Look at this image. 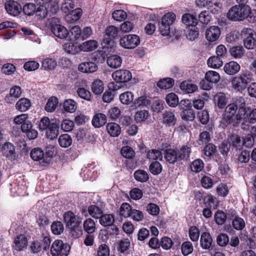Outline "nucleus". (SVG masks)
Listing matches in <instances>:
<instances>
[{"label": "nucleus", "instance_id": "51", "mask_svg": "<svg viewBox=\"0 0 256 256\" xmlns=\"http://www.w3.org/2000/svg\"><path fill=\"white\" fill-rule=\"evenodd\" d=\"M56 66V60L52 58H46L42 62V66L44 70H52Z\"/></svg>", "mask_w": 256, "mask_h": 256}, {"label": "nucleus", "instance_id": "46", "mask_svg": "<svg viewBox=\"0 0 256 256\" xmlns=\"http://www.w3.org/2000/svg\"><path fill=\"white\" fill-rule=\"evenodd\" d=\"M134 94L130 92H126L120 95V100L122 103L125 104H128L134 100Z\"/></svg>", "mask_w": 256, "mask_h": 256}, {"label": "nucleus", "instance_id": "22", "mask_svg": "<svg viewBox=\"0 0 256 256\" xmlns=\"http://www.w3.org/2000/svg\"><path fill=\"white\" fill-rule=\"evenodd\" d=\"M228 97L226 94L218 92L214 96V101L220 108H224L228 102Z\"/></svg>", "mask_w": 256, "mask_h": 256}, {"label": "nucleus", "instance_id": "11", "mask_svg": "<svg viewBox=\"0 0 256 256\" xmlns=\"http://www.w3.org/2000/svg\"><path fill=\"white\" fill-rule=\"evenodd\" d=\"M5 8L10 14L13 16L18 15L22 10L20 4L14 0L8 1L5 4Z\"/></svg>", "mask_w": 256, "mask_h": 256}, {"label": "nucleus", "instance_id": "48", "mask_svg": "<svg viewBox=\"0 0 256 256\" xmlns=\"http://www.w3.org/2000/svg\"><path fill=\"white\" fill-rule=\"evenodd\" d=\"M30 155L32 158L35 161H39L44 158V152L39 148H34Z\"/></svg>", "mask_w": 256, "mask_h": 256}, {"label": "nucleus", "instance_id": "24", "mask_svg": "<svg viewBox=\"0 0 256 256\" xmlns=\"http://www.w3.org/2000/svg\"><path fill=\"white\" fill-rule=\"evenodd\" d=\"M98 47V42L94 40H87L79 46L80 52L92 51Z\"/></svg>", "mask_w": 256, "mask_h": 256}, {"label": "nucleus", "instance_id": "63", "mask_svg": "<svg viewBox=\"0 0 256 256\" xmlns=\"http://www.w3.org/2000/svg\"><path fill=\"white\" fill-rule=\"evenodd\" d=\"M204 166V162L202 160L197 159L192 163L190 165V168L192 172H198L203 169Z\"/></svg>", "mask_w": 256, "mask_h": 256}, {"label": "nucleus", "instance_id": "35", "mask_svg": "<svg viewBox=\"0 0 256 256\" xmlns=\"http://www.w3.org/2000/svg\"><path fill=\"white\" fill-rule=\"evenodd\" d=\"M223 64V62L220 57L218 56H212L207 60L208 66L212 68H218Z\"/></svg>", "mask_w": 256, "mask_h": 256}, {"label": "nucleus", "instance_id": "20", "mask_svg": "<svg viewBox=\"0 0 256 256\" xmlns=\"http://www.w3.org/2000/svg\"><path fill=\"white\" fill-rule=\"evenodd\" d=\"M27 238L24 234L18 236L14 240V248L17 250H22L27 245Z\"/></svg>", "mask_w": 256, "mask_h": 256}, {"label": "nucleus", "instance_id": "38", "mask_svg": "<svg viewBox=\"0 0 256 256\" xmlns=\"http://www.w3.org/2000/svg\"><path fill=\"white\" fill-rule=\"evenodd\" d=\"M204 78L208 82L212 84L218 83L220 80L219 74L214 70L207 72L205 74Z\"/></svg>", "mask_w": 256, "mask_h": 256}, {"label": "nucleus", "instance_id": "58", "mask_svg": "<svg viewBox=\"0 0 256 256\" xmlns=\"http://www.w3.org/2000/svg\"><path fill=\"white\" fill-rule=\"evenodd\" d=\"M134 176L135 179L140 182H145L148 179L147 172L144 170H138L134 172Z\"/></svg>", "mask_w": 256, "mask_h": 256}, {"label": "nucleus", "instance_id": "14", "mask_svg": "<svg viewBox=\"0 0 256 256\" xmlns=\"http://www.w3.org/2000/svg\"><path fill=\"white\" fill-rule=\"evenodd\" d=\"M78 70L84 73H92L98 70L97 64L93 62H84L80 64Z\"/></svg>", "mask_w": 256, "mask_h": 256}, {"label": "nucleus", "instance_id": "61", "mask_svg": "<svg viewBox=\"0 0 256 256\" xmlns=\"http://www.w3.org/2000/svg\"><path fill=\"white\" fill-rule=\"evenodd\" d=\"M211 18L210 12L208 10H203L198 15L199 20L203 24H208Z\"/></svg>", "mask_w": 256, "mask_h": 256}, {"label": "nucleus", "instance_id": "19", "mask_svg": "<svg viewBox=\"0 0 256 256\" xmlns=\"http://www.w3.org/2000/svg\"><path fill=\"white\" fill-rule=\"evenodd\" d=\"M30 100L25 98H21L16 102V108L20 112L27 111L31 106Z\"/></svg>", "mask_w": 256, "mask_h": 256}, {"label": "nucleus", "instance_id": "6", "mask_svg": "<svg viewBox=\"0 0 256 256\" xmlns=\"http://www.w3.org/2000/svg\"><path fill=\"white\" fill-rule=\"evenodd\" d=\"M140 38L136 34H128L122 38L120 40V46L124 48L132 49L140 44Z\"/></svg>", "mask_w": 256, "mask_h": 256}, {"label": "nucleus", "instance_id": "27", "mask_svg": "<svg viewBox=\"0 0 256 256\" xmlns=\"http://www.w3.org/2000/svg\"><path fill=\"white\" fill-rule=\"evenodd\" d=\"M163 123L166 126H172L175 124L176 118L173 112H165L163 114Z\"/></svg>", "mask_w": 256, "mask_h": 256}, {"label": "nucleus", "instance_id": "28", "mask_svg": "<svg viewBox=\"0 0 256 256\" xmlns=\"http://www.w3.org/2000/svg\"><path fill=\"white\" fill-rule=\"evenodd\" d=\"M82 15V10L80 8H76L67 14L65 17L66 20L68 23H73L77 21L80 18Z\"/></svg>", "mask_w": 256, "mask_h": 256}, {"label": "nucleus", "instance_id": "1", "mask_svg": "<svg viewBox=\"0 0 256 256\" xmlns=\"http://www.w3.org/2000/svg\"><path fill=\"white\" fill-rule=\"evenodd\" d=\"M252 15L254 16V18L251 20L256 21V10L250 12L249 6L236 5L232 6L227 14L228 18L232 20H242L248 16L251 18Z\"/></svg>", "mask_w": 256, "mask_h": 256}, {"label": "nucleus", "instance_id": "45", "mask_svg": "<svg viewBox=\"0 0 256 256\" xmlns=\"http://www.w3.org/2000/svg\"><path fill=\"white\" fill-rule=\"evenodd\" d=\"M58 104V100L56 97L52 96L49 98L45 106V110L50 112H54Z\"/></svg>", "mask_w": 256, "mask_h": 256}, {"label": "nucleus", "instance_id": "12", "mask_svg": "<svg viewBox=\"0 0 256 256\" xmlns=\"http://www.w3.org/2000/svg\"><path fill=\"white\" fill-rule=\"evenodd\" d=\"M2 149L5 156L10 160H16L18 156V154L16 152V148L10 142H5L2 146Z\"/></svg>", "mask_w": 256, "mask_h": 256}, {"label": "nucleus", "instance_id": "21", "mask_svg": "<svg viewBox=\"0 0 256 256\" xmlns=\"http://www.w3.org/2000/svg\"><path fill=\"white\" fill-rule=\"evenodd\" d=\"M21 94V88L18 86H14L10 90L9 95L6 98V100L8 103L12 104L14 101L13 98H18Z\"/></svg>", "mask_w": 256, "mask_h": 256}, {"label": "nucleus", "instance_id": "30", "mask_svg": "<svg viewBox=\"0 0 256 256\" xmlns=\"http://www.w3.org/2000/svg\"><path fill=\"white\" fill-rule=\"evenodd\" d=\"M180 88L186 94H192L198 90L196 85L186 81H184L180 84Z\"/></svg>", "mask_w": 256, "mask_h": 256}, {"label": "nucleus", "instance_id": "18", "mask_svg": "<svg viewBox=\"0 0 256 256\" xmlns=\"http://www.w3.org/2000/svg\"><path fill=\"white\" fill-rule=\"evenodd\" d=\"M240 68V66L236 62L231 61L224 65V70L228 74L233 75L239 72Z\"/></svg>", "mask_w": 256, "mask_h": 256}, {"label": "nucleus", "instance_id": "4", "mask_svg": "<svg viewBox=\"0 0 256 256\" xmlns=\"http://www.w3.org/2000/svg\"><path fill=\"white\" fill-rule=\"evenodd\" d=\"M196 5L199 8H206L212 13H218L222 8V4L217 0H196Z\"/></svg>", "mask_w": 256, "mask_h": 256}, {"label": "nucleus", "instance_id": "29", "mask_svg": "<svg viewBox=\"0 0 256 256\" xmlns=\"http://www.w3.org/2000/svg\"><path fill=\"white\" fill-rule=\"evenodd\" d=\"M62 107L66 112L74 113L77 109V103L72 99H67L64 101Z\"/></svg>", "mask_w": 256, "mask_h": 256}, {"label": "nucleus", "instance_id": "37", "mask_svg": "<svg viewBox=\"0 0 256 256\" xmlns=\"http://www.w3.org/2000/svg\"><path fill=\"white\" fill-rule=\"evenodd\" d=\"M88 214L94 218L99 219L103 214L102 210L96 205H91L88 208Z\"/></svg>", "mask_w": 256, "mask_h": 256}, {"label": "nucleus", "instance_id": "55", "mask_svg": "<svg viewBox=\"0 0 256 256\" xmlns=\"http://www.w3.org/2000/svg\"><path fill=\"white\" fill-rule=\"evenodd\" d=\"M74 8V2L72 0H64L61 6L62 10L66 14L70 12Z\"/></svg>", "mask_w": 256, "mask_h": 256}, {"label": "nucleus", "instance_id": "26", "mask_svg": "<svg viewBox=\"0 0 256 256\" xmlns=\"http://www.w3.org/2000/svg\"><path fill=\"white\" fill-rule=\"evenodd\" d=\"M83 228L84 231L88 234L94 233L96 229V222L91 218H88L84 221Z\"/></svg>", "mask_w": 256, "mask_h": 256}, {"label": "nucleus", "instance_id": "54", "mask_svg": "<svg viewBox=\"0 0 256 256\" xmlns=\"http://www.w3.org/2000/svg\"><path fill=\"white\" fill-rule=\"evenodd\" d=\"M150 116L148 111L142 110L137 112L134 116V118L136 122H145Z\"/></svg>", "mask_w": 256, "mask_h": 256}, {"label": "nucleus", "instance_id": "64", "mask_svg": "<svg viewBox=\"0 0 256 256\" xmlns=\"http://www.w3.org/2000/svg\"><path fill=\"white\" fill-rule=\"evenodd\" d=\"M214 220L218 224L222 225L226 220V216L223 211L218 210L214 214Z\"/></svg>", "mask_w": 256, "mask_h": 256}, {"label": "nucleus", "instance_id": "59", "mask_svg": "<svg viewBox=\"0 0 256 256\" xmlns=\"http://www.w3.org/2000/svg\"><path fill=\"white\" fill-rule=\"evenodd\" d=\"M181 250L184 256H188L192 252L193 246L190 242H185L181 246Z\"/></svg>", "mask_w": 256, "mask_h": 256}, {"label": "nucleus", "instance_id": "52", "mask_svg": "<svg viewBox=\"0 0 256 256\" xmlns=\"http://www.w3.org/2000/svg\"><path fill=\"white\" fill-rule=\"evenodd\" d=\"M232 225L236 230H242L245 227V222L239 216H235L232 221Z\"/></svg>", "mask_w": 256, "mask_h": 256}, {"label": "nucleus", "instance_id": "39", "mask_svg": "<svg viewBox=\"0 0 256 256\" xmlns=\"http://www.w3.org/2000/svg\"><path fill=\"white\" fill-rule=\"evenodd\" d=\"M191 149L188 146H184L177 152L178 158L181 160H187L190 157Z\"/></svg>", "mask_w": 256, "mask_h": 256}, {"label": "nucleus", "instance_id": "10", "mask_svg": "<svg viewBox=\"0 0 256 256\" xmlns=\"http://www.w3.org/2000/svg\"><path fill=\"white\" fill-rule=\"evenodd\" d=\"M112 78L118 82H126L131 80L132 75L129 70L121 69L114 72Z\"/></svg>", "mask_w": 256, "mask_h": 256}, {"label": "nucleus", "instance_id": "50", "mask_svg": "<svg viewBox=\"0 0 256 256\" xmlns=\"http://www.w3.org/2000/svg\"><path fill=\"white\" fill-rule=\"evenodd\" d=\"M174 84V80L171 78H166L160 80L157 84L158 86L161 89H168L171 88Z\"/></svg>", "mask_w": 256, "mask_h": 256}, {"label": "nucleus", "instance_id": "41", "mask_svg": "<svg viewBox=\"0 0 256 256\" xmlns=\"http://www.w3.org/2000/svg\"><path fill=\"white\" fill-rule=\"evenodd\" d=\"M132 210L129 204L124 202L120 208V215L125 218H130Z\"/></svg>", "mask_w": 256, "mask_h": 256}, {"label": "nucleus", "instance_id": "15", "mask_svg": "<svg viewBox=\"0 0 256 256\" xmlns=\"http://www.w3.org/2000/svg\"><path fill=\"white\" fill-rule=\"evenodd\" d=\"M237 107L234 104H229L226 108L225 112L224 114V120L228 123L230 122V120L234 118L235 120V116L237 110Z\"/></svg>", "mask_w": 256, "mask_h": 256}, {"label": "nucleus", "instance_id": "33", "mask_svg": "<svg viewBox=\"0 0 256 256\" xmlns=\"http://www.w3.org/2000/svg\"><path fill=\"white\" fill-rule=\"evenodd\" d=\"M182 22L188 27H195L198 22L196 17L188 14H184L182 16Z\"/></svg>", "mask_w": 256, "mask_h": 256}, {"label": "nucleus", "instance_id": "47", "mask_svg": "<svg viewBox=\"0 0 256 256\" xmlns=\"http://www.w3.org/2000/svg\"><path fill=\"white\" fill-rule=\"evenodd\" d=\"M80 224V223H78L68 228L71 236L74 238L80 237L82 234V230Z\"/></svg>", "mask_w": 256, "mask_h": 256}, {"label": "nucleus", "instance_id": "42", "mask_svg": "<svg viewBox=\"0 0 256 256\" xmlns=\"http://www.w3.org/2000/svg\"><path fill=\"white\" fill-rule=\"evenodd\" d=\"M166 101L170 107L175 108L178 104V98L174 93H170L166 96Z\"/></svg>", "mask_w": 256, "mask_h": 256}, {"label": "nucleus", "instance_id": "3", "mask_svg": "<svg viewBox=\"0 0 256 256\" xmlns=\"http://www.w3.org/2000/svg\"><path fill=\"white\" fill-rule=\"evenodd\" d=\"M70 248L69 244L57 240L52 244L50 252L52 256H67Z\"/></svg>", "mask_w": 256, "mask_h": 256}, {"label": "nucleus", "instance_id": "17", "mask_svg": "<svg viewBox=\"0 0 256 256\" xmlns=\"http://www.w3.org/2000/svg\"><path fill=\"white\" fill-rule=\"evenodd\" d=\"M46 136L50 140L55 139L58 134L59 128L58 122L57 120L52 122L50 126L46 130Z\"/></svg>", "mask_w": 256, "mask_h": 256}, {"label": "nucleus", "instance_id": "23", "mask_svg": "<svg viewBox=\"0 0 256 256\" xmlns=\"http://www.w3.org/2000/svg\"><path fill=\"white\" fill-rule=\"evenodd\" d=\"M200 243L204 249H208L212 245V239L208 232H204L201 234Z\"/></svg>", "mask_w": 256, "mask_h": 256}, {"label": "nucleus", "instance_id": "5", "mask_svg": "<svg viewBox=\"0 0 256 256\" xmlns=\"http://www.w3.org/2000/svg\"><path fill=\"white\" fill-rule=\"evenodd\" d=\"M176 20V15L172 12H168L162 18L158 24L159 32H170V27Z\"/></svg>", "mask_w": 256, "mask_h": 256}, {"label": "nucleus", "instance_id": "43", "mask_svg": "<svg viewBox=\"0 0 256 256\" xmlns=\"http://www.w3.org/2000/svg\"><path fill=\"white\" fill-rule=\"evenodd\" d=\"M164 158L170 164H174L178 158L177 152L172 149L167 150L166 152Z\"/></svg>", "mask_w": 256, "mask_h": 256}, {"label": "nucleus", "instance_id": "40", "mask_svg": "<svg viewBox=\"0 0 256 256\" xmlns=\"http://www.w3.org/2000/svg\"><path fill=\"white\" fill-rule=\"evenodd\" d=\"M230 55L234 58H240L244 54L245 50L242 46H235L230 49Z\"/></svg>", "mask_w": 256, "mask_h": 256}, {"label": "nucleus", "instance_id": "57", "mask_svg": "<svg viewBox=\"0 0 256 256\" xmlns=\"http://www.w3.org/2000/svg\"><path fill=\"white\" fill-rule=\"evenodd\" d=\"M64 48L68 54H76L80 52L79 46H75L72 42L66 44Z\"/></svg>", "mask_w": 256, "mask_h": 256}, {"label": "nucleus", "instance_id": "31", "mask_svg": "<svg viewBox=\"0 0 256 256\" xmlns=\"http://www.w3.org/2000/svg\"><path fill=\"white\" fill-rule=\"evenodd\" d=\"M122 63V58L118 56L112 55L108 57L107 64L108 66L114 68L120 67Z\"/></svg>", "mask_w": 256, "mask_h": 256}, {"label": "nucleus", "instance_id": "44", "mask_svg": "<svg viewBox=\"0 0 256 256\" xmlns=\"http://www.w3.org/2000/svg\"><path fill=\"white\" fill-rule=\"evenodd\" d=\"M58 141L60 146L62 148H68L72 143V139L68 134H62Z\"/></svg>", "mask_w": 256, "mask_h": 256}, {"label": "nucleus", "instance_id": "16", "mask_svg": "<svg viewBox=\"0 0 256 256\" xmlns=\"http://www.w3.org/2000/svg\"><path fill=\"white\" fill-rule=\"evenodd\" d=\"M244 44L248 50L254 49L256 46V38L254 37L253 33H244Z\"/></svg>", "mask_w": 256, "mask_h": 256}, {"label": "nucleus", "instance_id": "49", "mask_svg": "<svg viewBox=\"0 0 256 256\" xmlns=\"http://www.w3.org/2000/svg\"><path fill=\"white\" fill-rule=\"evenodd\" d=\"M246 111V116L244 118H242V120L252 124L255 123L256 122V108L251 110L248 108Z\"/></svg>", "mask_w": 256, "mask_h": 256}, {"label": "nucleus", "instance_id": "13", "mask_svg": "<svg viewBox=\"0 0 256 256\" xmlns=\"http://www.w3.org/2000/svg\"><path fill=\"white\" fill-rule=\"evenodd\" d=\"M64 222L66 226L70 228L71 226L81 223V221L79 220V218L74 214L71 211L66 212L63 216Z\"/></svg>", "mask_w": 256, "mask_h": 256}, {"label": "nucleus", "instance_id": "56", "mask_svg": "<svg viewBox=\"0 0 256 256\" xmlns=\"http://www.w3.org/2000/svg\"><path fill=\"white\" fill-rule=\"evenodd\" d=\"M77 93L78 96L88 101H90L92 100V96L90 92L84 88H78L77 90Z\"/></svg>", "mask_w": 256, "mask_h": 256}, {"label": "nucleus", "instance_id": "36", "mask_svg": "<svg viewBox=\"0 0 256 256\" xmlns=\"http://www.w3.org/2000/svg\"><path fill=\"white\" fill-rule=\"evenodd\" d=\"M114 222V218L110 214H102L99 218L100 224L104 226H112Z\"/></svg>", "mask_w": 256, "mask_h": 256}, {"label": "nucleus", "instance_id": "8", "mask_svg": "<svg viewBox=\"0 0 256 256\" xmlns=\"http://www.w3.org/2000/svg\"><path fill=\"white\" fill-rule=\"evenodd\" d=\"M234 104L237 107V109L238 108V112L235 116V118L237 120L236 123L238 124L242 118H244L246 116L248 108L245 106L246 100L241 96L237 98Z\"/></svg>", "mask_w": 256, "mask_h": 256}, {"label": "nucleus", "instance_id": "62", "mask_svg": "<svg viewBox=\"0 0 256 256\" xmlns=\"http://www.w3.org/2000/svg\"><path fill=\"white\" fill-rule=\"evenodd\" d=\"M130 240L128 238H123L119 242L118 250L119 252L123 253L127 250L130 246Z\"/></svg>", "mask_w": 256, "mask_h": 256}, {"label": "nucleus", "instance_id": "53", "mask_svg": "<svg viewBox=\"0 0 256 256\" xmlns=\"http://www.w3.org/2000/svg\"><path fill=\"white\" fill-rule=\"evenodd\" d=\"M51 230L54 234H60L64 230L63 224L59 221L54 222L51 225Z\"/></svg>", "mask_w": 256, "mask_h": 256}, {"label": "nucleus", "instance_id": "32", "mask_svg": "<svg viewBox=\"0 0 256 256\" xmlns=\"http://www.w3.org/2000/svg\"><path fill=\"white\" fill-rule=\"evenodd\" d=\"M106 130L108 133L114 137L118 136L121 132L120 126L115 122H110L106 125Z\"/></svg>", "mask_w": 256, "mask_h": 256}, {"label": "nucleus", "instance_id": "9", "mask_svg": "<svg viewBox=\"0 0 256 256\" xmlns=\"http://www.w3.org/2000/svg\"><path fill=\"white\" fill-rule=\"evenodd\" d=\"M57 38L68 41L78 42L84 40L86 33H52Z\"/></svg>", "mask_w": 256, "mask_h": 256}, {"label": "nucleus", "instance_id": "7", "mask_svg": "<svg viewBox=\"0 0 256 256\" xmlns=\"http://www.w3.org/2000/svg\"><path fill=\"white\" fill-rule=\"evenodd\" d=\"M42 30L45 31L50 30L51 32L67 31L66 28L60 24L59 20L54 18L48 19Z\"/></svg>", "mask_w": 256, "mask_h": 256}, {"label": "nucleus", "instance_id": "2", "mask_svg": "<svg viewBox=\"0 0 256 256\" xmlns=\"http://www.w3.org/2000/svg\"><path fill=\"white\" fill-rule=\"evenodd\" d=\"M253 80L252 74L250 71H246L234 77L232 80V84L234 88L238 91H240L244 89L246 86Z\"/></svg>", "mask_w": 256, "mask_h": 256}, {"label": "nucleus", "instance_id": "25", "mask_svg": "<svg viewBox=\"0 0 256 256\" xmlns=\"http://www.w3.org/2000/svg\"><path fill=\"white\" fill-rule=\"evenodd\" d=\"M106 122V116L102 113L96 114L92 120V124L96 128L102 127Z\"/></svg>", "mask_w": 256, "mask_h": 256}, {"label": "nucleus", "instance_id": "34", "mask_svg": "<svg viewBox=\"0 0 256 256\" xmlns=\"http://www.w3.org/2000/svg\"><path fill=\"white\" fill-rule=\"evenodd\" d=\"M91 90L92 92L96 95H100L104 90V84L100 80H94L91 85Z\"/></svg>", "mask_w": 256, "mask_h": 256}, {"label": "nucleus", "instance_id": "60", "mask_svg": "<svg viewBox=\"0 0 256 256\" xmlns=\"http://www.w3.org/2000/svg\"><path fill=\"white\" fill-rule=\"evenodd\" d=\"M112 16L114 20L122 22L126 18L127 14L124 10H116L112 12Z\"/></svg>", "mask_w": 256, "mask_h": 256}]
</instances>
